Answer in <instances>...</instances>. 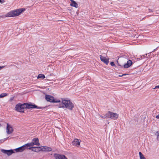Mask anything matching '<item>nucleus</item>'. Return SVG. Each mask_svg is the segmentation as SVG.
I'll return each mask as SVG.
<instances>
[{
  "instance_id": "1",
  "label": "nucleus",
  "mask_w": 159,
  "mask_h": 159,
  "mask_svg": "<svg viewBox=\"0 0 159 159\" xmlns=\"http://www.w3.org/2000/svg\"><path fill=\"white\" fill-rule=\"evenodd\" d=\"M61 102L58 105L59 108H66L72 110L74 107L73 104L70 100L65 98H61Z\"/></svg>"
},
{
  "instance_id": "2",
  "label": "nucleus",
  "mask_w": 159,
  "mask_h": 159,
  "mask_svg": "<svg viewBox=\"0 0 159 159\" xmlns=\"http://www.w3.org/2000/svg\"><path fill=\"white\" fill-rule=\"evenodd\" d=\"M25 9H18L12 10L7 13L5 15V17H15L19 16Z\"/></svg>"
},
{
  "instance_id": "3",
  "label": "nucleus",
  "mask_w": 159,
  "mask_h": 159,
  "mask_svg": "<svg viewBox=\"0 0 159 159\" xmlns=\"http://www.w3.org/2000/svg\"><path fill=\"white\" fill-rule=\"evenodd\" d=\"M25 108V103L21 104L19 103L16 105L15 109L18 112L24 113Z\"/></svg>"
},
{
  "instance_id": "4",
  "label": "nucleus",
  "mask_w": 159,
  "mask_h": 159,
  "mask_svg": "<svg viewBox=\"0 0 159 159\" xmlns=\"http://www.w3.org/2000/svg\"><path fill=\"white\" fill-rule=\"evenodd\" d=\"M45 98L47 101L51 102H61L60 100L55 99L53 97L48 95H45Z\"/></svg>"
},
{
  "instance_id": "5",
  "label": "nucleus",
  "mask_w": 159,
  "mask_h": 159,
  "mask_svg": "<svg viewBox=\"0 0 159 159\" xmlns=\"http://www.w3.org/2000/svg\"><path fill=\"white\" fill-rule=\"evenodd\" d=\"M108 118L113 120H116L118 117L119 115L116 113L108 111L107 112Z\"/></svg>"
},
{
  "instance_id": "6",
  "label": "nucleus",
  "mask_w": 159,
  "mask_h": 159,
  "mask_svg": "<svg viewBox=\"0 0 159 159\" xmlns=\"http://www.w3.org/2000/svg\"><path fill=\"white\" fill-rule=\"evenodd\" d=\"M31 148H26L25 147V144L23 146L20 147L18 148H16L15 149V151L16 152H21L25 150V149H30Z\"/></svg>"
},
{
  "instance_id": "7",
  "label": "nucleus",
  "mask_w": 159,
  "mask_h": 159,
  "mask_svg": "<svg viewBox=\"0 0 159 159\" xmlns=\"http://www.w3.org/2000/svg\"><path fill=\"white\" fill-rule=\"evenodd\" d=\"M81 141L77 139H75L72 142V144L73 146L78 147L80 145Z\"/></svg>"
},
{
  "instance_id": "8",
  "label": "nucleus",
  "mask_w": 159,
  "mask_h": 159,
  "mask_svg": "<svg viewBox=\"0 0 159 159\" xmlns=\"http://www.w3.org/2000/svg\"><path fill=\"white\" fill-rule=\"evenodd\" d=\"M7 125L6 128L7 133L8 134H11L13 131V128L8 123L7 124Z\"/></svg>"
},
{
  "instance_id": "9",
  "label": "nucleus",
  "mask_w": 159,
  "mask_h": 159,
  "mask_svg": "<svg viewBox=\"0 0 159 159\" xmlns=\"http://www.w3.org/2000/svg\"><path fill=\"white\" fill-rule=\"evenodd\" d=\"M100 58L101 60L106 65H107L108 63L109 60L108 59L106 58L105 56L102 55H100Z\"/></svg>"
},
{
  "instance_id": "10",
  "label": "nucleus",
  "mask_w": 159,
  "mask_h": 159,
  "mask_svg": "<svg viewBox=\"0 0 159 159\" xmlns=\"http://www.w3.org/2000/svg\"><path fill=\"white\" fill-rule=\"evenodd\" d=\"M25 108H35L37 107V106L35 105L29 104L28 103H25Z\"/></svg>"
},
{
  "instance_id": "11",
  "label": "nucleus",
  "mask_w": 159,
  "mask_h": 159,
  "mask_svg": "<svg viewBox=\"0 0 159 159\" xmlns=\"http://www.w3.org/2000/svg\"><path fill=\"white\" fill-rule=\"evenodd\" d=\"M2 152L7 154L8 156L11 155L14 153L13 151L12 150H6L4 149L2 150Z\"/></svg>"
},
{
  "instance_id": "12",
  "label": "nucleus",
  "mask_w": 159,
  "mask_h": 159,
  "mask_svg": "<svg viewBox=\"0 0 159 159\" xmlns=\"http://www.w3.org/2000/svg\"><path fill=\"white\" fill-rule=\"evenodd\" d=\"M132 64V62L131 60H129L127 63L124 65V67L125 68H128Z\"/></svg>"
},
{
  "instance_id": "13",
  "label": "nucleus",
  "mask_w": 159,
  "mask_h": 159,
  "mask_svg": "<svg viewBox=\"0 0 159 159\" xmlns=\"http://www.w3.org/2000/svg\"><path fill=\"white\" fill-rule=\"evenodd\" d=\"M34 145L39 146L40 145V143H39V140L38 138H34L32 140Z\"/></svg>"
},
{
  "instance_id": "14",
  "label": "nucleus",
  "mask_w": 159,
  "mask_h": 159,
  "mask_svg": "<svg viewBox=\"0 0 159 159\" xmlns=\"http://www.w3.org/2000/svg\"><path fill=\"white\" fill-rule=\"evenodd\" d=\"M31 148L30 150H31L32 151L37 152H39L41 150L40 147H39Z\"/></svg>"
},
{
  "instance_id": "15",
  "label": "nucleus",
  "mask_w": 159,
  "mask_h": 159,
  "mask_svg": "<svg viewBox=\"0 0 159 159\" xmlns=\"http://www.w3.org/2000/svg\"><path fill=\"white\" fill-rule=\"evenodd\" d=\"M71 3L70 4V5L71 6L74 7L76 8L78 7V5L73 0H71Z\"/></svg>"
},
{
  "instance_id": "16",
  "label": "nucleus",
  "mask_w": 159,
  "mask_h": 159,
  "mask_svg": "<svg viewBox=\"0 0 159 159\" xmlns=\"http://www.w3.org/2000/svg\"><path fill=\"white\" fill-rule=\"evenodd\" d=\"M34 145V143L33 142L25 144V145L26 148H30L31 147H30Z\"/></svg>"
},
{
  "instance_id": "17",
  "label": "nucleus",
  "mask_w": 159,
  "mask_h": 159,
  "mask_svg": "<svg viewBox=\"0 0 159 159\" xmlns=\"http://www.w3.org/2000/svg\"><path fill=\"white\" fill-rule=\"evenodd\" d=\"M150 57L149 53L146 54L142 55L141 56V58L140 59H142L145 58H148Z\"/></svg>"
},
{
  "instance_id": "18",
  "label": "nucleus",
  "mask_w": 159,
  "mask_h": 159,
  "mask_svg": "<svg viewBox=\"0 0 159 159\" xmlns=\"http://www.w3.org/2000/svg\"><path fill=\"white\" fill-rule=\"evenodd\" d=\"M43 149L47 151H51L52 150V148L49 147H43Z\"/></svg>"
},
{
  "instance_id": "19",
  "label": "nucleus",
  "mask_w": 159,
  "mask_h": 159,
  "mask_svg": "<svg viewBox=\"0 0 159 159\" xmlns=\"http://www.w3.org/2000/svg\"><path fill=\"white\" fill-rule=\"evenodd\" d=\"M139 154L140 159H146L144 155L142 154L141 152H139Z\"/></svg>"
},
{
  "instance_id": "20",
  "label": "nucleus",
  "mask_w": 159,
  "mask_h": 159,
  "mask_svg": "<svg viewBox=\"0 0 159 159\" xmlns=\"http://www.w3.org/2000/svg\"><path fill=\"white\" fill-rule=\"evenodd\" d=\"M45 78V76L43 74H39L38 75L37 78L38 79L39 78H42V79H43Z\"/></svg>"
},
{
  "instance_id": "21",
  "label": "nucleus",
  "mask_w": 159,
  "mask_h": 159,
  "mask_svg": "<svg viewBox=\"0 0 159 159\" xmlns=\"http://www.w3.org/2000/svg\"><path fill=\"white\" fill-rule=\"evenodd\" d=\"M7 95L8 94L6 93H2L0 94V98H2L7 96Z\"/></svg>"
},
{
  "instance_id": "22",
  "label": "nucleus",
  "mask_w": 159,
  "mask_h": 159,
  "mask_svg": "<svg viewBox=\"0 0 159 159\" xmlns=\"http://www.w3.org/2000/svg\"><path fill=\"white\" fill-rule=\"evenodd\" d=\"M100 117L102 118H108L107 112L105 114L104 116H100Z\"/></svg>"
},
{
  "instance_id": "23",
  "label": "nucleus",
  "mask_w": 159,
  "mask_h": 159,
  "mask_svg": "<svg viewBox=\"0 0 159 159\" xmlns=\"http://www.w3.org/2000/svg\"><path fill=\"white\" fill-rule=\"evenodd\" d=\"M110 64L111 66H115L114 63L113 61L111 62Z\"/></svg>"
},
{
  "instance_id": "24",
  "label": "nucleus",
  "mask_w": 159,
  "mask_h": 159,
  "mask_svg": "<svg viewBox=\"0 0 159 159\" xmlns=\"http://www.w3.org/2000/svg\"><path fill=\"white\" fill-rule=\"evenodd\" d=\"M14 97H11L10 98V102H11V101H12L13 99H14Z\"/></svg>"
},
{
  "instance_id": "25",
  "label": "nucleus",
  "mask_w": 159,
  "mask_h": 159,
  "mask_svg": "<svg viewBox=\"0 0 159 159\" xmlns=\"http://www.w3.org/2000/svg\"><path fill=\"white\" fill-rule=\"evenodd\" d=\"M159 88V85L156 86L154 88V89Z\"/></svg>"
},
{
  "instance_id": "26",
  "label": "nucleus",
  "mask_w": 159,
  "mask_h": 159,
  "mask_svg": "<svg viewBox=\"0 0 159 159\" xmlns=\"http://www.w3.org/2000/svg\"><path fill=\"white\" fill-rule=\"evenodd\" d=\"M5 66H0V70L2 68H3Z\"/></svg>"
},
{
  "instance_id": "27",
  "label": "nucleus",
  "mask_w": 159,
  "mask_h": 159,
  "mask_svg": "<svg viewBox=\"0 0 159 159\" xmlns=\"http://www.w3.org/2000/svg\"><path fill=\"white\" fill-rule=\"evenodd\" d=\"M126 75V74H123V75H119V76L120 77H122V76H123L124 75Z\"/></svg>"
},
{
  "instance_id": "28",
  "label": "nucleus",
  "mask_w": 159,
  "mask_h": 159,
  "mask_svg": "<svg viewBox=\"0 0 159 159\" xmlns=\"http://www.w3.org/2000/svg\"><path fill=\"white\" fill-rule=\"evenodd\" d=\"M156 117L157 119H159V114Z\"/></svg>"
},
{
  "instance_id": "29",
  "label": "nucleus",
  "mask_w": 159,
  "mask_h": 159,
  "mask_svg": "<svg viewBox=\"0 0 159 159\" xmlns=\"http://www.w3.org/2000/svg\"><path fill=\"white\" fill-rule=\"evenodd\" d=\"M157 139H158V140H159V134H158V135H157Z\"/></svg>"
},
{
  "instance_id": "30",
  "label": "nucleus",
  "mask_w": 159,
  "mask_h": 159,
  "mask_svg": "<svg viewBox=\"0 0 159 159\" xmlns=\"http://www.w3.org/2000/svg\"><path fill=\"white\" fill-rule=\"evenodd\" d=\"M149 11H150V12L152 11V10L150 9H149Z\"/></svg>"
},
{
  "instance_id": "31",
  "label": "nucleus",
  "mask_w": 159,
  "mask_h": 159,
  "mask_svg": "<svg viewBox=\"0 0 159 159\" xmlns=\"http://www.w3.org/2000/svg\"><path fill=\"white\" fill-rule=\"evenodd\" d=\"M1 2V0H0V2Z\"/></svg>"
},
{
  "instance_id": "32",
  "label": "nucleus",
  "mask_w": 159,
  "mask_h": 159,
  "mask_svg": "<svg viewBox=\"0 0 159 159\" xmlns=\"http://www.w3.org/2000/svg\"><path fill=\"white\" fill-rule=\"evenodd\" d=\"M1 126V125L0 124V127Z\"/></svg>"
}]
</instances>
